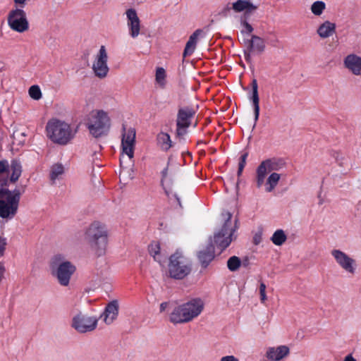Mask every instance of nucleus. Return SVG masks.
Returning <instances> with one entry per match:
<instances>
[{
    "label": "nucleus",
    "mask_w": 361,
    "mask_h": 361,
    "mask_svg": "<svg viewBox=\"0 0 361 361\" xmlns=\"http://www.w3.org/2000/svg\"><path fill=\"white\" fill-rule=\"evenodd\" d=\"M198 106L194 108L192 106L180 107L178 110L176 118V127L179 128H188L191 125V119L197 113Z\"/></svg>",
    "instance_id": "nucleus-11"
},
{
    "label": "nucleus",
    "mask_w": 361,
    "mask_h": 361,
    "mask_svg": "<svg viewBox=\"0 0 361 361\" xmlns=\"http://www.w3.org/2000/svg\"><path fill=\"white\" fill-rule=\"evenodd\" d=\"M11 194L14 196H16L17 198L20 200L21 193L18 189H17V188L14 189L13 191H11Z\"/></svg>",
    "instance_id": "nucleus-53"
},
{
    "label": "nucleus",
    "mask_w": 361,
    "mask_h": 361,
    "mask_svg": "<svg viewBox=\"0 0 361 361\" xmlns=\"http://www.w3.org/2000/svg\"><path fill=\"white\" fill-rule=\"evenodd\" d=\"M183 305L185 312H188L191 320L200 314L204 308V303L200 298H193Z\"/></svg>",
    "instance_id": "nucleus-19"
},
{
    "label": "nucleus",
    "mask_w": 361,
    "mask_h": 361,
    "mask_svg": "<svg viewBox=\"0 0 361 361\" xmlns=\"http://www.w3.org/2000/svg\"><path fill=\"white\" fill-rule=\"evenodd\" d=\"M290 353L286 345H280L277 348L270 347L267 349L266 357L271 361H279L287 356Z\"/></svg>",
    "instance_id": "nucleus-22"
},
{
    "label": "nucleus",
    "mask_w": 361,
    "mask_h": 361,
    "mask_svg": "<svg viewBox=\"0 0 361 361\" xmlns=\"http://www.w3.org/2000/svg\"><path fill=\"white\" fill-rule=\"evenodd\" d=\"M247 19H241V25H243L245 28V32L247 33H251L253 31L252 26L246 20Z\"/></svg>",
    "instance_id": "nucleus-44"
},
{
    "label": "nucleus",
    "mask_w": 361,
    "mask_h": 361,
    "mask_svg": "<svg viewBox=\"0 0 361 361\" xmlns=\"http://www.w3.org/2000/svg\"><path fill=\"white\" fill-rule=\"evenodd\" d=\"M128 19V26L129 27L130 35L135 38L140 34V21L137 12L134 8H129L126 12Z\"/></svg>",
    "instance_id": "nucleus-15"
},
{
    "label": "nucleus",
    "mask_w": 361,
    "mask_h": 361,
    "mask_svg": "<svg viewBox=\"0 0 361 361\" xmlns=\"http://www.w3.org/2000/svg\"><path fill=\"white\" fill-rule=\"evenodd\" d=\"M166 77V72L164 68L159 67L157 68L156 71V80L157 83L161 85H164V79Z\"/></svg>",
    "instance_id": "nucleus-39"
},
{
    "label": "nucleus",
    "mask_w": 361,
    "mask_h": 361,
    "mask_svg": "<svg viewBox=\"0 0 361 361\" xmlns=\"http://www.w3.org/2000/svg\"><path fill=\"white\" fill-rule=\"evenodd\" d=\"M326 8V4L322 1H316L311 6V11L315 16H320Z\"/></svg>",
    "instance_id": "nucleus-33"
},
{
    "label": "nucleus",
    "mask_w": 361,
    "mask_h": 361,
    "mask_svg": "<svg viewBox=\"0 0 361 361\" xmlns=\"http://www.w3.org/2000/svg\"><path fill=\"white\" fill-rule=\"evenodd\" d=\"M269 34L274 35V37L269 41L270 44L273 47H276L277 44L279 42V40L274 32H270Z\"/></svg>",
    "instance_id": "nucleus-49"
},
{
    "label": "nucleus",
    "mask_w": 361,
    "mask_h": 361,
    "mask_svg": "<svg viewBox=\"0 0 361 361\" xmlns=\"http://www.w3.org/2000/svg\"><path fill=\"white\" fill-rule=\"evenodd\" d=\"M286 239L287 236L282 229L276 230L271 238L272 243L278 246L282 245Z\"/></svg>",
    "instance_id": "nucleus-31"
},
{
    "label": "nucleus",
    "mask_w": 361,
    "mask_h": 361,
    "mask_svg": "<svg viewBox=\"0 0 361 361\" xmlns=\"http://www.w3.org/2000/svg\"><path fill=\"white\" fill-rule=\"evenodd\" d=\"M118 302L116 300H112L106 306L102 315L106 324H111L118 314Z\"/></svg>",
    "instance_id": "nucleus-21"
},
{
    "label": "nucleus",
    "mask_w": 361,
    "mask_h": 361,
    "mask_svg": "<svg viewBox=\"0 0 361 361\" xmlns=\"http://www.w3.org/2000/svg\"><path fill=\"white\" fill-rule=\"evenodd\" d=\"M215 257V247L212 237L209 238L206 247L197 254L198 261L203 269H206L213 261Z\"/></svg>",
    "instance_id": "nucleus-14"
},
{
    "label": "nucleus",
    "mask_w": 361,
    "mask_h": 361,
    "mask_svg": "<svg viewBox=\"0 0 361 361\" xmlns=\"http://www.w3.org/2000/svg\"><path fill=\"white\" fill-rule=\"evenodd\" d=\"M281 178V175L277 173H271L267 178L266 183V191L268 192H271L277 185Z\"/></svg>",
    "instance_id": "nucleus-30"
},
{
    "label": "nucleus",
    "mask_w": 361,
    "mask_h": 361,
    "mask_svg": "<svg viewBox=\"0 0 361 361\" xmlns=\"http://www.w3.org/2000/svg\"><path fill=\"white\" fill-rule=\"evenodd\" d=\"M207 142L205 141H203V140H199L197 142V145H207Z\"/></svg>",
    "instance_id": "nucleus-64"
},
{
    "label": "nucleus",
    "mask_w": 361,
    "mask_h": 361,
    "mask_svg": "<svg viewBox=\"0 0 361 361\" xmlns=\"http://www.w3.org/2000/svg\"><path fill=\"white\" fill-rule=\"evenodd\" d=\"M14 207L6 203L4 200H0V217L2 219H12L17 213Z\"/></svg>",
    "instance_id": "nucleus-27"
},
{
    "label": "nucleus",
    "mask_w": 361,
    "mask_h": 361,
    "mask_svg": "<svg viewBox=\"0 0 361 361\" xmlns=\"http://www.w3.org/2000/svg\"><path fill=\"white\" fill-rule=\"evenodd\" d=\"M168 174V166L164 168L161 171V182L163 183L164 179H165Z\"/></svg>",
    "instance_id": "nucleus-52"
},
{
    "label": "nucleus",
    "mask_w": 361,
    "mask_h": 361,
    "mask_svg": "<svg viewBox=\"0 0 361 361\" xmlns=\"http://www.w3.org/2000/svg\"><path fill=\"white\" fill-rule=\"evenodd\" d=\"M157 142L161 148L166 152L172 147L170 135L166 133H160L157 135Z\"/></svg>",
    "instance_id": "nucleus-28"
},
{
    "label": "nucleus",
    "mask_w": 361,
    "mask_h": 361,
    "mask_svg": "<svg viewBox=\"0 0 361 361\" xmlns=\"http://www.w3.org/2000/svg\"><path fill=\"white\" fill-rule=\"evenodd\" d=\"M25 133L23 132H20L18 130H15L11 135L13 143L14 144L16 142L18 145H23L24 144L25 140Z\"/></svg>",
    "instance_id": "nucleus-35"
},
{
    "label": "nucleus",
    "mask_w": 361,
    "mask_h": 361,
    "mask_svg": "<svg viewBox=\"0 0 361 361\" xmlns=\"http://www.w3.org/2000/svg\"><path fill=\"white\" fill-rule=\"evenodd\" d=\"M123 133L122 134L121 146L123 153L127 154L131 160L134 156V146L135 142V130L130 128L126 133L125 126H123Z\"/></svg>",
    "instance_id": "nucleus-12"
},
{
    "label": "nucleus",
    "mask_w": 361,
    "mask_h": 361,
    "mask_svg": "<svg viewBox=\"0 0 361 361\" xmlns=\"http://www.w3.org/2000/svg\"><path fill=\"white\" fill-rule=\"evenodd\" d=\"M8 180L7 178H4L1 181L0 185L1 188H0V198L4 197L5 195H11V191L8 188H4V187L7 186Z\"/></svg>",
    "instance_id": "nucleus-41"
},
{
    "label": "nucleus",
    "mask_w": 361,
    "mask_h": 361,
    "mask_svg": "<svg viewBox=\"0 0 361 361\" xmlns=\"http://www.w3.org/2000/svg\"><path fill=\"white\" fill-rule=\"evenodd\" d=\"M48 137L54 143L66 145L74 138L71 126L59 119H52L47 123Z\"/></svg>",
    "instance_id": "nucleus-3"
},
{
    "label": "nucleus",
    "mask_w": 361,
    "mask_h": 361,
    "mask_svg": "<svg viewBox=\"0 0 361 361\" xmlns=\"http://www.w3.org/2000/svg\"><path fill=\"white\" fill-rule=\"evenodd\" d=\"M108 56L104 46H101L92 69L95 75L104 78L107 75L109 68L107 66Z\"/></svg>",
    "instance_id": "nucleus-10"
},
{
    "label": "nucleus",
    "mask_w": 361,
    "mask_h": 361,
    "mask_svg": "<svg viewBox=\"0 0 361 361\" xmlns=\"http://www.w3.org/2000/svg\"><path fill=\"white\" fill-rule=\"evenodd\" d=\"M331 255L339 266L350 274L355 272V261L340 250H333Z\"/></svg>",
    "instance_id": "nucleus-13"
},
{
    "label": "nucleus",
    "mask_w": 361,
    "mask_h": 361,
    "mask_svg": "<svg viewBox=\"0 0 361 361\" xmlns=\"http://www.w3.org/2000/svg\"><path fill=\"white\" fill-rule=\"evenodd\" d=\"M6 239L0 236V254L3 255L6 246Z\"/></svg>",
    "instance_id": "nucleus-45"
},
{
    "label": "nucleus",
    "mask_w": 361,
    "mask_h": 361,
    "mask_svg": "<svg viewBox=\"0 0 361 361\" xmlns=\"http://www.w3.org/2000/svg\"><path fill=\"white\" fill-rule=\"evenodd\" d=\"M265 290H266V285L264 284V283L262 282L259 286V294L266 293Z\"/></svg>",
    "instance_id": "nucleus-56"
},
{
    "label": "nucleus",
    "mask_w": 361,
    "mask_h": 361,
    "mask_svg": "<svg viewBox=\"0 0 361 361\" xmlns=\"http://www.w3.org/2000/svg\"><path fill=\"white\" fill-rule=\"evenodd\" d=\"M268 171L264 166V164H260L257 166L256 170V184L258 188H261L264 183Z\"/></svg>",
    "instance_id": "nucleus-29"
},
{
    "label": "nucleus",
    "mask_w": 361,
    "mask_h": 361,
    "mask_svg": "<svg viewBox=\"0 0 361 361\" xmlns=\"http://www.w3.org/2000/svg\"><path fill=\"white\" fill-rule=\"evenodd\" d=\"M11 169L12 171L22 173V166L19 159H13L11 161Z\"/></svg>",
    "instance_id": "nucleus-42"
},
{
    "label": "nucleus",
    "mask_w": 361,
    "mask_h": 361,
    "mask_svg": "<svg viewBox=\"0 0 361 361\" xmlns=\"http://www.w3.org/2000/svg\"><path fill=\"white\" fill-rule=\"evenodd\" d=\"M343 361H357L355 358L353 357L351 354L348 355Z\"/></svg>",
    "instance_id": "nucleus-57"
},
{
    "label": "nucleus",
    "mask_w": 361,
    "mask_h": 361,
    "mask_svg": "<svg viewBox=\"0 0 361 361\" xmlns=\"http://www.w3.org/2000/svg\"><path fill=\"white\" fill-rule=\"evenodd\" d=\"M226 215L227 218L221 228L214 233V239L212 240L214 245H215L221 251L224 250L229 246L232 241L231 236L235 230V228L231 227L232 214L228 212Z\"/></svg>",
    "instance_id": "nucleus-6"
},
{
    "label": "nucleus",
    "mask_w": 361,
    "mask_h": 361,
    "mask_svg": "<svg viewBox=\"0 0 361 361\" xmlns=\"http://www.w3.org/2000/svg\"><path fill=\"white\" fill-rule=\"evenodd\" d=\"M173 197H175V199L176 200L177 203H178V204L179 207H180V209H183V205H182V203H181L180 199V197H178V195L176 193H174V194H173Z\"/></svg>",
    "instance_id": "nucleus-55"
},
{
    "label": "nucleus",
    "mask_w": 361,
    "mask_h": 361,
    "mask_svg": "<svg viewBox=\"0 0 361 361\" xmlns=\"http://www.w3.org/2000/svg\"><path fill=\"white\" fill-rule=\"evenodd\" d=\"M63 258V256L61 255L54 256L50 267L52 275L56 277L59 284L63 286H67L76 268L71 262L62 261Z\"/></svg>",
    "instance_id": "nucleus-4"
},
{
    "label": "nucleus",
    "mask_w": 361,
    "mask_h": 361,
    "mask_svg": "<svg viewBox=\"0 0 361 361\" xmlns=\"http://www.w3.org/2000/svg\"><path fill=\"white\" fill-rule=\"evenodd\" d=\"M231 9H232V7L229 6V4H228L226 6H224L222 10L219 12V15L226 17L228 16V13L230 12Z\"/></svg>",
    "instance_id": "nucleus-46"
},
{
    "label": "nucleus",
    "mask_w": 361,
    "mask_h": 361,
    "mask_svg": "<svg viewBox=\"0 0 361 361\" xmlns=\"http://www.w3.org/2000/svg\"><path fill=\"white\" fill-rule=\"evenodd\" d=\"M261 164H264V166L268 172L279 171L283 169L286 164L283 159L276 157L265 159L262 161Z\"/></svg>",
    "instance_id": "nucleus-25"
},
{
    "label": "nucleus",
    "mask_w": 361,
    "mask_h": 361,
    "mask_svg": "<svg viewBox=\"0 0 361 361\" xmlns=\"http://www.w3.org/2000/svg\"><path fill=\"white\" fill-rule=\"evenodd\" d=\"M9 169L8 162L7 160H0V174L8 172Z\"/></svg>",
    "instance_id": "nucleus-43"
},
{
    "label": "nucleus",
    "mask_w": 361,
    "mask_h": 361,
    "mask_svg": "<svg viewBox=\"0 0 361 361\" xmlns=\"http://www.w3.org/2000/svg\"><path fill=\"white\" fill-rule=\"evenodd\" d=\"M21 173H17L15 171H12L11 176L10 177V181L11 183H16L18 180L20 176H21Z\"/></svg>",
    "instance_id": "nucleus-47"
},
{
    "label": "nucleus",
    "mask_w": 361,
    "mask_h": 361,
    "mask_svg": "<svg viewBox=\"0 0 361 361\" xmlns=\"http://www.w3.org/2000/svg\"><path fill=\"white\" fill-rule=\"evenodd\" d=\"M252 91L249 94L248 98L252 102L253 106L254 111V120L255 123L252 126V129H254L256 126L257 122L259 119V97L258 93V84L257 81L255 78H253L251 82Z\"/></svg>",
    "instance_id": "nucleus-16"
},
{
    "label": "nucleus",
    "mask_w": 361,
    "mask_h": 361,
    "mask_svg": "<svg viewBox=\"0 0 361 361\" xmlns=\"http://www.w3.org/2000/svg\"><path fill=\"white\" fill-rule=\"evenodd\" d=\"M28 92L30 97L35 100H39L42 97L41 90L37 85H32L29 88Z\"/></svg>",
    "instance_id": "nucleus-36"
},
{
    "label": "nucleus",
    "mask_w": 361,
    "mask_h": 361,
    "mask_svg": "<svg viewBox=\"0 0 361 361\" xmlns=\"http://www.w3.org/2000/svg\"><path fill=\"white\" fill-rule=\"evenodd\" d=\"M260 300L262 302H264L267 300L266 293H260Z\"/></svg>",
    "instance_id": "nucleus-60"
},
{
    "label": "nucleus",
    "mask_w": 361,
    "mask_h": 361,
    "mask_svg": "<svg viewBox=\"0 0 361 361\" xmlns=\"http://www.w3.org/2000/svg\"><path fill=\"white\" fill-rule=\"evenodd\" d=\"M262 241V233H257L253 237V243L255 245H259Z\"/></svg>",
    "instance_id": "nucleus-48"
},
{
    "label": "nucleus",
    "mask_w": 361,
    "mask_h": 361,
    "mask_svg": "<svg viewBox=\"0 0 361 361\" xmlns=\"http://www.w3.org/2000/svg\"><path fill=\"white\" fill-rule=\"evenodd\" d=\"M248 258L247 257H245L243 261L242 262V264H243L244 267H246L247 264H248Z\"/></svg>",
    "instance_id": "nucleus-61"
},
{
    "label": "nucleus",
    "mask_w": 361,
    "mask_h": 361,
    "mask_svg": "<svg viewBox=\"0 0 361 361\" xmlns=\"http://www.w3.org/2000/svg\"><path fill=\"white\" fill-rule=\"evenodd\" d=\"M258 8L257 5L253 4L250 0H238L233 3L232 9L235 12L244 11L243 18L247 19L251 13Z\"/></svg>",
    "instance_id": "nucleus-17"
},
{
    "label": "nucleus",
    "mask_w": 361,
    "mask_h": 361,
    "mask_svg": "<svg viewBox=\"0 0 361 361\" xmlns=\"http://www.w3.org/2000/svg\"><path fill=\"white\" fill-rule=\"evenodd\" d=\"M25 0H14V2L16 4H23L25 3Z\"/></svg>",
    "instance_id": "nucleus-63"
},
{
    "label": "nucleus",
    "mask_w": 361,
    "mask_h": 361,
    "mask_svg": "<svg viewBox=\"0 0 361 361\" xmlns=\"http://www.w3.org/2000/svg\"><path fill=\"white\" fill-rule=\"evenodd\" d=\"M85 239L97 257L106 252L108 243V231L104 224L94 221L85 232Z\"/></svg>",
    "instance_id": "nucleus-1"
},
{
    "label": "nucleus",
    "mask_w": 361,
    "mask_h": 361,
    "mask_svg": "<svg viewBox=\"0 0 361 361\" xmlns=\"http://www.w3.org/2000/svg\"><path fill=\"white\" fill-rule=\"evenodd\" d=\"M8 24L13 30L20 33L27 30L29 28L26 13L20 8H16L10 11L8 16Z\"/></svg>",
    "instance_id": "nucleus-8"
},
{
    "label": "nucleus",
    "mask_w": 361,
    "mask_h": 361,
    "mask_svg": "<svg viewBox=\"0 0 361 361\" xmlns=\"http://www.w3.org/2000/svg\"><path fill=\"white\" fill-rule=\"evenodd\" d=\"M247 157H248V152H245L243 154H241V156L240 157L239 163H238V169L237 171V176L238 178L242 175L243 169L245 168V166L246 165V160H247Z\"/></svg>",
    "instance_id": "nucleus-38"
},
{
    "label": "nucleus",
    "mask_w": 361,
    "mask_h": 361,
    "mask_svg": "<svg viewBox=\"0 0 361 361\" xmlns=\"http://www.w3.org/2000/svg\"><path fill=\"white\" fill-rule=\"evenodd\" d=\"M202 33L203 30L202 29H197L190 36L183 53V58L193 54L196 48L198 37Z\"/></svg>",
    "instance_id": "nucleus-24"
},
{
    "label": "nucleus",
    "mask_w": 361,
    "mask_h": 361,
    "mask_svg": "<svg viewBox=\"0 0 361 361\" xmlns=\"http://www.w3.org/2000/svg\"><path fill=\"white\" fill-rule=\"evenodd\" d=\"M229 181L231 182V184L233 185H235V188H236V190L238 191V181H237L236 183H235V180H234V178L233 177H231L229 178Z\"/></svg>",
    "instance_id": "nucleus-58"
},
{
    "label": "nucleus",
    "mask_w": 361,
    "mask_h": 361,
    "mask_svg": "<svg viewBox=\"0 0 361 361\" xmlns=\"http://www.w3.org/2000/svg\"><path fill=\"white\" fill-rule=\"evenodd\" d=\"M64 171L63 166L61 164H56L52 166L50 172V178L54 181L59 176L61 175Z\"/></svg>",
    "instance_id": "nucleus-34"
},
{
    "label": "nucleus",
    "mask_w": 361,
    "mask_h": 361,
    "mask_svg": "<svg viewBox=\"0 0 361 361\" xmlns=\"http://www.w3.org/2000/svg\"><path fill=\"white\" fill-rule=\"evenodd\" d=\"M247 157H248V152H245L243 154H241V156L240 157L239 163H238V169L237 171V176L238 178L242 175L243 169L245 168V166L246 165V160H247Z\"/></svg>",
    "instance_id": "nucleus-37"
},
{
    "label": "nucleus",
    "mask_w": 361,
    "mask_h": 361,
    "mask_svg": "<svg viewBox=\"0 0 361 361\" xmlns=\"http://www.w3.org/2000/svg\"><path fill=\"white\" fill-rule=\"evenodd\" d=\"M98 319L95 317H89L79 312L72 319L71 326L79 333H86L94 330Z\"/></svg>",
    "instance_id": "nucleus-7"
},
{
    "label": "nucleus",
    "mask_w": 361,
    "mask_h": 361,
    "mask_svg": "<svg viewBox=\"0 0 361 361\" xmlns=\"http://www.w3.org/2000/svg\"><path fill=\"white\" fill-rule=\"evenodd\" d=\"M244 43L247 45V49H244L245 59L248 63H252L251 53L257 54H262L265 50V42L262 37L252 35L250 39H245Z\"/></svg>",
    "instance_id": "nucleus-9"
},
{
    "label": "nucleus",
    "mask_w": 361,
    "mask_h": 361,
    "mask_svg": "<svg viewBox=\"0 0 361 361\" xmlns=\"http://www.w3.org/2000/svg\"><path fill=\"white\" fill-rule=\"evenodd\" d=\"M344 66L354 75H361V57L351 54L344 59Z\"/></svg>",
    "instance_id": "nucleus-20"
},
{
    "label": "nucleus",
    "mask_w": 361,
    "mask_h": 361,
    "mask_svg": "<svg viewBox=\"0 0 361 361\" xmlns=\"http://www.w3.org/2000/svg\"><path fill=\"white\" fill-rule=\"evenodd\" d=\"M168 276L174 280H183L192 272V263L181 252L176 250L168 258Z\"/></svg>",
    "instance_id": "nucleus-2"
},
{
    "label": "nucleus",
    "mask_w": 361,
    "mask_h": 361,
    "mask_svg": "<svg viewBox=\"0 0 361 361\" xmlns=\"http://www.w3.org/2000/svg\"><path fill=\"white\" fill-rule=\"evenodd\" d=\"M86 127L89 130L90 134L95 138L106 136L111 127L110 118L104 111L98 110L95 114L88 118Z\"/></svg>",
    "instance_id": "nucleus-5"
},
{
    "label": "nucleus",
    "mask_w": 361,
    "mask_h": 361,
    "mask_svg": "<svg viewBox=\"0 0 361 361\" xmlns=\"http://www.w3.org/2000/svg\"><path fill=\"white\" fill-rule=\"evenodd\" d=\"M5 201L6 203L8 204L12 207H14L15 209L18 210L20 200L17 198L16 196H14L11 193V195H6V199Z\"/></svg>",
    "instance_id": "nucleus-40"
},
{
    "label": "nucleus",
    "mask_w": 361,
    "mask_h": 361,
    "mask_svg": "<svg viewBox=\"0 0 361 361\" xmlns=\"http://www.w3.org/2000/svg\"><path fill=\"white\" fill-rule=\"evenodd\" d=\"M242 261L237 256H232L227 260V267L231 271H236L240 267Z\"/></svg>",
    "instance_id": "nucleus-32"
},
{
    "label": "nucleus",
    "mask_w": 361,
    "mask_h": 361,
    "mask_svg": "<svg viewBox=\"0 0 361 361\" xmlns=\"http://www.w3.org/2000/svg\"><path fill=\"white\" fill-rule=\"evenodd\" d=\"M148 250L149 255L153 257L154 259L161 267H164L167 256L165 254L161 253L159 243L153 241L149 245Z\"/></svg>",
    "instance_id": "nucleus-23"
},
{
    "label": "nucleus",
    "mask_w": 361,
    "mask_h": 361,
    "mask_svg": "<svg viewBox=\"0 0 361 361\" xmlns=\"http://www.w3.org/2000/svg\"><path fill=\"white\" fill-rule=\"evenodd\" d=\"M221 361H239L238 358L233 355H227L221 357Z\"/></svg>",
    "instance_id": "nucleus-51"
},
{
    "label": "nucleus",
    "mask_w": 361,
    "mask_h": 361,
    "mask_svg": "<svg viewBox=\"0 0 361 361\" xmlns=\"http://www.w3.org/2000/svg\"><path fill=\"white\" fill-rule=\"evenodd\" d=\"M187 133V128H179L176 127V135L178 137H183Z\"/></svg>",
    "instance_id": "nucleus-50"
},
{
    "label": "nucleus",
    "mask_w": 361,
    "mask_h": 361,
    "mask_svg": "<svg viewBox=\"0 0 361 361\" xmlns=\"http://www.w3.org/2000/svg\"><path fill=\"white\" fill-rule=\"evenodd\" d=\"M79 128H80V124L77 125L76 128H75L74 130H72V133L74 134V136L75 135V134L78 133V130H79Z\"/></svg>",
    "instance_id": "nucleus-62"
},
{
    "label": "nucleus",
    "mask_w": 361,
    "mask_h": 361,
    "mask_svg": "<svg viewBox=\"0 0 361 361\" xmlns=\"http://www.w3.org/2000/svg\"><path fill=\"white\" fill-rule=\"evenodd\" d=\"M169 303L167 302H163L160 304V312H163L168 307Z\"/></svg>",
    "instance_id": "nucleus-54"
},
{
    "label": "nucleus",
    "mask_w": 361,
    "mask_h": 361,
    "mask_svg": "<svg viewBox=\"0 0 361 361\" xmlns=\"http://www.w3.org/2000/svg\"><path fill=\"white\" fill-rule=\"evenodd\" d=\"M5 272V267L0 262V276L4 277V274Z\"/></svg>",
    "instance_id": "nucleus-59"
},
{
    "label": "nucleus",
    "mask_w": 361,
    "mask_h": 361,
    "mask_svg": "<svg viewBox=\"0 0 361 361\" xmlns=\"http://www.w3.org/2000/svg\"><path fill=\"white\" fill-rule=\"evenodd\" d=\"M184 305H180L174 307L169 316V321L174 324L187 323L191 321L188 312H185Z\"/></svg>",
    "instance_id": "nucleus-18"
},
{
    "label": "nucleus",
    "mask_w": 361,
    "mask_h": 361,
    "mask_svg": "<svg viewBox=\"0 0 361 361\" xmlns=\"http://www.w3.org/2000/svg\"><path fill=\"white\" fill-rule=\"evenodd\" d=\"M317 34L322 38H327L336 32V24L326 20L317 29Z\"/></svg>",
    "instance_id": "nucleus-26"
}]
</instances>
